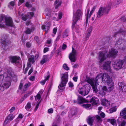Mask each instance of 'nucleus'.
<instances>
[{"instance_id": "26", "label": "nucleus", "mask_w": 126, "mask_h": 126, "mask_svg": "<svg viewBox=\"0 0 126 126\" xmlns=\"http://www.w3.org/2000/svg\"><path fill=\"white\" fill-rule=\"evenodd\" d=\"M107 122L110 123L113 126H117L116 120L114 119H108Z\"/></svg>"}, {"instance_id": "48", "label": "nucleus", "mask_w": 126, "mask_h": 126, "mask_svg": "<svg viewBox=\"0 0 126 126\" xmlns=\"http://www.w3.org/2000/svg\"><path fill=\"white\" fill-rule=\"evenodd\" d=\"M48 57L49 55H45L43 56L42 59L47 61L48 60Z\"/></svg>"}, {"instance_id": "49", "label": "nucleus", "mask_w": 126, "mask_h": 126, "mask_svg": "<svg viewBox=\"0 0 126 126\" xmlns=\"http://www.w3.org/2000/svg\"><path fill=\"white\" fill-rule=\"evenodd\" d=\"M69 86V87L72 88L73 87L74 85L73 84V83L71 81H69L68 83Z\"/></svg>"}, {"instance_id": "38", "label": "nucleus", "mask_w": 126, "mask_h": 126, "mask_svg": "<svg viewBox=\"0 0 126 126\" xmlns=\"http://www.w3.org/2000/svg\"><path fill=\"white\" fill-rule=\"evenodd\" d=\"M78 20V19H76L73 18V23L72 26V28L73 29L74 28L75 25Z\"/></svg>"}, {"instance_id": "52", "label": "nucleus", "mask_w": 126, "mask_h": 126, "mask_svg": "<svg viewBox=\"0 0 126 126\" xmlns=\"http://www.w3.org/2000/svg\"><path fill=\"white\" fill-rule=\"evenodd\" d=\"M27 14H28L29 15V17L31 18V17L33 16L34 14L33 12H30L28 13Z\"/></svg>"}, {"instance_id": "11", "label": "nucleus", "mask_w": 126, "mask_h": 126, "mask_svg": "<svg viewBox=\"0 0 126 126\" xmlns=\"http://www.w3.org/2000/svg\"><path fill=\"white\" fill-rule=\"evenodd\" d=\"M11 62L15 65H17L19 63L20 57L17 56H12L10 57Z\"/></svg>"}, {"instance_id": "39", "label": "nucleus", "mask_w": 126, "mask_h": 126, "mask_svg": "<svg viewBox=\"0 0 126 126\" xmlns=\"http://www.w3.org/2000/svg\"><path fill=\"white\" fill-rule=\"evenodd\" d=\"M82 106L84 108L88 109L91 106V104H83L82 105Z\"/></svg>"}, {"instance_id": "45", "label": "nucleus", "mask_w": 126, "mask_h": 126, "mask_svg": "<svg viewBox=\"0 0 126 126\" xmlns=\"http://www.w3.org/2000/svg\"><path fill=\"white\" fill-rule=\"evenodd\" d=\"M116 110V109L115 108H112L109 110L110 113H112V112L115 111Z\"/></svg>"}, {"instance_id": "35", "label": "nucleus", "mask_w": 126, "mask_h": 126, "mask_svg": "<svg viewBox=\"0 0 126 126\" xmlns=\"http://www.w3.org/2000/svg\"><path fill=\"white\" fill-rule=\"evenodd\" d=\"M61 3L59 1L56 0L54 2V4L55 5V8L57 9L61 5Z\"/></svg>"}, {"instance_id": "42", "label": "nucleus", "mask_w": 126, "mask_h": 126, "mask_svg": "<svg viewBox=\"0 0 126 126\" xmlns=\"http://www.w3.org/2000/svg\"><path fill=\"white\" fill-rule=\"evenodd\" d=\"M69 31L66 30L64 32L63 36L64 37H66L68 36V33L69 32Z\"/></svg>"}, {"instance_id": "19", "label": "nucleus", "mask_w": 126, "mask_h": 126, "mask_svg": "<svg viewBox=\"0 0 126 126\" xmlns=\"http://www.w3.org/2000/svg\"><path fill=\"white\" fill-rule=\"evenodd\" d=\"M104 13L103 10V7H101L99 9L97 13V18H99L101 17Z\"/></svg>"}, {"instance_id": "62", "label": "nucleus", "mask_w": 126, "mask_h": 126, "mask_svg": "<svg viewBox=\"0 0 126 126\" xmlns=\"http://www.w3.org/2000/svg\"><path fill=\"white\" fill-rule=\"evenodd\" d=\"M15 109V108L14 107H13L11 108L9 110V111L10 113L12 112Z\"/></svg>"}, {"instance_id": "20", "label": "nucleus", "mask_w": 126, "mask_h": 126, "mask_svg": "<svg viewBox=\"0 0 126 126\" xmlns=\"http://www.w3.org/2000/svg\"><path fill=\"white\" fill-rule=\"evenodd\" d=\"M14 117L12 114L9 115L6 117L4 121V124H7L8 122V120L11 121L14 118Z\"/></svg>"}, {"instance_id": "51", "label": "nucleus", "mask_w": 126, "mask_h": 126, "mask_svg": "<svg viewBox=\"0 0 126 126\" xmlns=\"http://www.w3.org/2000/svg\"><path fill=\"white\" fill-rule=\"evenodd\" d=\"M47 111L48 113H52L53 112V109L52 108L49 109Z\"/></svg>"}, {"instance_id": "17", "label": "nucleus", "mask_w": 126, "mask_h": 126, "mask_svg": "<svg viewBox=\"0 0 126 126\" xmlns=\"http://www.w3.org/2000/svg\"><path fill=\"white\" fill-rule=\"evenodd\" d=\"M111 8V5L110 4H109L106 7L103 8V10L105 14H108L109 11H110Z\"/></svg>"}, {"instance_id": "36", "label": "nucleus", "mask_w": 126, "mask_h": 126, "mask_svg": "<svg viewBox=\"0 0 126 126\" xmlns=\"http://www.w3.org/2000/svg\"><path fill=\"white\" fill-rule=\"evenodd\" d=\"M31 107V103L28 102L25 107V109L27 111H30Z\"/></svg>"}, {"instance_id": "40", "label": "nucleus", "mask_w": 126, "mask_h": 126, "mask_svg": "<svg viewBox=\"0 0 126 126\" xmlns=\"http://www.w3.org/2000/svg\"><path fill=\"white\" fill-rule=\"evenodd\" d=\"M30 85L31 84L30 83H26L23 87V91H26V89L27 87H29L30 86Z\"/></svg>"}, {"instance_id": "4", "label": "nucleus", "mask_w": 126, "mask_h": 126, "mask_svg": "<svg viewBox=\"0 0 126 126\" xmlns=\"http://www.w3.org/2000/svg\"><path fill=\"white\" fill-rule=\"evenodd\" d=\"M8 37V34H4L2 36L1 39L2 48L5 50L10 49L12 47L11 44L7 42V39Z\"/></svg>"}, {"instance_id": "44", "label": "nucleus", "mask_w": 126, "mask_h": 126, "mask_svg": "<svg viewBox=\"0 0 126 126\" xmlns=\"http://www.w3.org/2000/svg\"><path fill=\"white\" fill-rule=\"evenodd\" d=\"M35 100H39L41 98V96L40 94H38L36 96H35Z\"/></svg>"}, {"instance_id": "1", "label": "nucleus", "mask_w": 126, "mask_h": 126, "mask_svg": "<svg viewBox=\"0 0 126 126\" xmlns=\"http://www.w3.org/2000/svg\"><path fill=\"white\" fill-rule=\"evenodd\" d=\"M98 79L102 80L103 83H107L109 91H111L113 89L114 83L112 81L111 78L107 74L101 73L98 74L96 77L95 82H97Z\"/></svg>"}, {"instance_id": "30", "label": "nucleus", "mask_w": 126, "mask_h": 126, "mask_svg": "<svg viewBox=\"0 0 126 126\" xmlns=\"http://www.w3.org/2000/svg\"><path fill=\"white\" fill-rule=\"evenodd\" d=\"M118 33L122 34L125 35L126 34V32L123 31L122 29H120L118 32H116L114 34V36L115 37Z\"/></svg>"}, {"instance_id": "58", "label": "nucleus", "mask_w": 126, "mask_h": 126, "mask_svg": "<svg viewBox=\"0 0 126 126\" xmlns=\"http://www.w3.org/2000/svg\"><path fill=\"white\" fill-rule=\"evenodd\" d=\"M29 69V68H28V67H27L24 70L23 72L25 74H26L27 73V71Z\"/></svg>"}, {"instance_id": "3", "label": "nucleus", "mask_w": 126, "mask_h": 126, "mask_svg": "<svg viewBox=\"0 0 126 126\" xmlns=\"http://www.w3.org/2000/svg\"><path fill=\"white\" fill-rule=\"evenodd\" d=\"M118 51L116 49H113L112 48L109 51V53L107 54V51H100L99 53L98 58L100 60L99 62L100 64L102 63L107 57H112L115 58Z\"/></svg>"}, {"instance_id": "28", "label": "nucleus", "mask_w": 126, "mask_h": 126, "mask_svg": "<svg viewBox=\"0 0 126 126\" xmlns=\"http://www.w3.org/2000/svg\"><path fill=\"white\" fill-rule=\"evenodd\" d=\"M118 85L119 86L120 89H121L123 91L126 92L125 91V89L126 88V86L122 82H121L118 83Z\"/></svg>"}, {"instance_id": "60", "label": "nucleus", "mask_w": 126, "mask_h": 126, "mask_svg": "<svg viewBox=\"0 0 126 126\" xmlns=\"http://www.w3.org/2000/svg\"><path fill=\"white\" fill-rule=\"evenodd\" d=\"M57 29L56 28L53 29V33L55 35L56 33Z\"/></svg>"}, {"instance_id": "2", "label": "nucleus", "mask_w": 126, "mask_h": 126, "mask_svg": "<svg viewBox=\"0 0 126 126\" xmlns=\"http://www.w3.org/2000/svg\"><path fill=\"white\" fill-rule=\"evenodd\" d=\"M86 81L90 84L92 87L94 92L95 93H99V94L102 95H105L106 92H110L108 90L106 86H103L102 88V89L100 90L99 92L97 89V85L98 84L97 82H95V80L93 79H90L89 78H87L86 79Z\"/></svg>"}, {"instance_id": "18", "label": "nucleus", "mask_w": 126, "mask_h": 126, "mask_svg": "<svg viewBox=\"0 0 126 126\" xmlns=\"http://www.w3.org/2000/svg\"><path fill=\"white\" fill-rule=\"evenodd\" d=\"M104 13L103 10V7H101L99 9L97 13V18H99L101 17Z\"/></svg>"}, {"instance_id": "46", "label": "nucleus", "mask_w": 126, "mask_h": 126, "mask_svg": "<svg viewBox=\"0 0 126 126\" xmlns=\"http://www.w3.org/2000/svg\"><path fill=\"white\" fill-rule=\"evenodd\" d=\"M63 67L64 69L66 70H68L69 69V68L66 64H64L63 65Z\"/></svg>"}, {"instance_id": "7", "label": "nucleus", "mask_w": 126, "mask_h": 126, "mask_svg": "<svg viewBox=\"0 0 126 126\" xmlns=\"http://www.w3.org/2000/svg\"><path fill=\"white\" fill-rule=\"evenodd\" d=\"M90 88L89 85L86 84L81 88H79L78 91L79 94L82 96H84L88 94Z\"/></svg>"}, {"instance_id": "14", "label": "nucleus", "mask_w": 126, "mask_h": 126, "mask_svg": "<svg viewBox=\"0 0 126 126\" xmlns=\"http://www.w3.org/2000/svg\"><path fill=\"white\" fill-rule=\"evenodd\" d=\"M111 61H108L106 62L103 65V69L107 70H109L110 69V65Z\"/></svg>"}, {"instance_id": "55", "label": "nucleus", "mask_w": 126, "mask_h": 126, "mask_svg": "<svg viewBox=\"0 0 126 126\" xmlns=\"http://www.w3.org/2000/svg\"><path fill=\"white\" fill-rule=\"evenodd\" d=\"M63 15L62 13L61 12H60L59 13L58 15V18L59 19H61Z\"/></svg>"}, {"instance_id": "15", "label": "nucleus", "mask_w": 126, "mask_h": 126, "mask_svg": "<svg viewBox=\"0 0 126 126\" xmlns=\"http://www.w3.org/2000/svg\"><path fill=\"white\" fill-rule=\"evenodd\" d=\"M95 119V117L94 116L92 117L90 115L89 116L87 120V123L90 126H92L93 125V123Z\"/></svg>"}, {"instance_id": "59", "label": "nucleus", "mask_w": 126, "mask_h": 126, "mask_svg": "<svg viewBox=\"0 0 126 126\" xmlns=\"http://www.w3.org/2000/svg\"><path fill=\"white\" fill-rule=\"evenodd\" d=\"M46 62V61L42 59L40 62V63L41 64H43L44 63H45Z\"/></svg>"}, {"instance_id": "21", "label": "nucleus", "mask_w": 126, "mask_h": 126, "mask_svg": "<svg viewBox=\"0 0 126 126\" xmlns=\"http://www.w3.org/2000/svg\"><path fill=\"white\" fill-rule=\"evenodd\" d=\"M50 26V23L49 22L45 25H43L42 26V28L43 30H45L46 32H47L49 29Z\"/></svg>"}, {"instance_id": "54", "label": "nucleus", "mask_w": 126, "mask_h": 126, "mask_svg": "<svg viewBox=\"0 0 126 126\" xmlns=\"http://www.w3.org/2000/svg\"><path fill=\"white\" fill-rule=\"evenodd\" d=\"M120 20L123 22H126V17H122Z\"/></svg>"}, {"instance_id": "63", "label": "nucleus", "mask_w": 126, "mask_h": 126, "mask_svg": "<svg viewBox=\"0 0 126 126\" xmlns=\"http://www.w3.org/2000/svg\"><path fill=\"white\" fill-rule=\"evenodd\" d=\"M39 56V53H37L35 55V57H34V58H35V59L36 60V59H37L38 58Z\"/></svg>"}, {"instance_id": "22", "label": "nucleus", "mask_w": 126, "mask_h": 126, "mask_svg": "<svg viewBox=\"0 0 126 126\" xmlns=\"http://www.w3.org/2000/svg\"><path fill=\"white\" fill-rule=\"evenodd\" d=\"M78 103V104H81L84 102H87V100H85L84 98L82 96H78L77 99Z\"/></svg>"}, {"instance_id": "33", "label": "nucleus", "mask_w": 126, "mask_h": 126, "mask_svg": "<svg viewBox=\"0 0 126 126\" xmlns=\"http://www.w3.org/2000/svg\"><path fill=\"white\" fill-rule=\"evenodd\" d=\"M97 101L98 99L97 98H95L94 97H92L90 100V102H92L93 104H97Z\"/></svg>"}, {"instance_id": "56", "label": "nucleus", "mask_w": 126, "mask_h": 126, "mask_svg": "<svg viewBox=\"0 0 126 126\" xmlns=\"http://www.w3.org/2000/svg\"><path fill=\"white\" fill-rule=\"evenodd\" d=\"M26 45L27 47L28 48L30 47L31 45V43L29 42H27Z\"/></svg>"}, {"instance_id": "53", "label": "nucleus", "mask_w": 126, "mask_h": 126, "mask_svg": "<svg viewBox=\"0 0 126 126\" xmlns=\"http://www.w3.org/2000/svg\"><path fill=\"white\" fill-rule=\"evenodd\" d=\"M25 6L27 7H32V5L29 4L28 2H27L26 3Z\"/></svg>"}, {"instance_id": "32", "label": "nucleus", "mask_w": 126, "mask_h": 126, "mask_svg": "<svg viewBox=\"0 0 126 126\" xmlns=\"http://www.w3.org/2000/svg\"><path fill=\"white\" fill-rule=\"evenodd\" d=\"M95 119L96 118L97 122L98 123H100L102 122V120L101 119V118L100 116L96 115L95 116Z\"/></svg>"}, {"instance_id": "16", "label": "nucleus", "mask_w": 126, "mask_h": 126, "mask_svg": "<svg viewBox=\"0 0 126 126\" xmlns=\"http://www.w3.org/2000/svg\"><path fill=\"white\" fill-rule=\"evenodd\" d=\"M82 15L81 11L79 9L77 10L76 12V14H74L73 18L76 19H78V20L79 19L80 16Z\"/></svg>"}, {"instance_id": "25", "label": "nucleus", "mask_w": 126, "mask_h": 126, "mask_svg": "<svg viewBox=\"0 0 126 126\" xmlns=\"http://www.w3.org/2000/svg\"><path fill=\"white\" fill-rule=\"evenodd\" d=\"M102 104L105 107L109 108L110 106V103L108 101L105 99H103L102 100Z\"/></svg>"}, {"instance_id": "37", "label": "nucleus", "mask_w": 126, "mask_h": 126, "mask_svg": "<svg viewBox=\"0 0 126 126\" xmlns=\"http://www.w3.org/2000/svg\"><path fill=\"white\" fill-rule=\"evenodd\" d=\"M22 19L24 21H26L28 19H30L31 18V17H29V15L28 14L22 17Z\"/></svg>"}, {"instance_id": "23", "label": "nucleus", "mask_w": 126, "mask_h": 126, "mask_svg": "<svg viewBox=\"0 0 126 126\" xmlns=\"http://www.w3.org/2000/svg\"><path fill=\"white\" fill-rule=\"evenodd\" d=\"M25 31V33L27 34H30L34 30V28L33 25H31V27L30 28L29 27L26 28Z\"/></svg>"}, {"instance_id": "57", "label": "nucleus", "mask_w": 126, "mask_h": 126, "mask_svg": "<svg viewBox=\"0 0 126 126\" xmlns=\"http://www.w3.org/2000/svg\"><path fill=\"white\" fill-rule=\"evenodd\" d=\"M49 48L48 47H45L44 49V52L45 53L48 51Z\"/></svg>"}, {"instance_id": "13", "label": "nucleus", "mask_w": 126, "mask_h": 126, "mask_svg": "<svg viewBox=\"0 0 126 126\" xmlns=\"http://www.w3.org/2000/svg\"><path fill=\"white\" fill-rule=\"evenodd\" d=\"M118 126H125L126 125V121L123 120L121 117H119L117 120Z\"/></svg>"}, {"instance_id": "8", "label": "nucleus", "mask_w": 126, "mask_h": 126, "mask_svg": "<svg viewBox=\"0 0 126 126\" xmlns=\"http://www.w3.org/2000/svg\"><path fill=\"white\" fill-rule=\"evenodd\" d=\"M115 45L119 48L124 49L126 48V41L119 39L116 42Z\"/></svg>"}, {"instance_id": "43", "label": "nucleus", "mask_w": 126, "mask_h": 126, "mask_svg": "<svg viewBox=\"0 0 126 126\" xmlns=\"http://www.w3.org/2000/svg\"><path fill=\"white\" fill-rule=\"evenodd\" d=\"M51 41H52L51 39H49L47 40V44H48L49 45H47V44H46L45 46H48V47H50L51 46Z\"/></svg>"}, {"instance_id": "9", "label": "nucleus", "mask_w": 126, "mask_h": 126, "mask_svg": "<svg viewBox=\"0 0 126 126\" xmlns=\"http://www.w3.org/2000/svg\"><path fill=\"white\" fill-rule=\"evenodd\" d=\"M124 64V63L123 60H120L115 61L113 64L112 66L115 69L118 70L121 69Z\"/></svg>"}, {"instance_id": "10", "label": "nucleus", "mask_w": 126, "mask_h": 126, "mask_svg": "<svg viewBox=\"0 0 126 126\" xmlns=\"http://www.w3.org/2000/svg\"><path fill=\"white\" fill-rule=\"evenodd\" d=\"M76 50L72 47V51L69 56V58L72 62H75L76 61Z\"/></svg>"}, {"instance_id": "12", "label": "nucleus", "mask_w": 126, "mask_h": 126, "mask_svg": "<svg viewBox=\"0 0 126 126\" xmlns=\"http://www.w3.org/2000/svg\"><path fill=\"white\" fill-rule=\"evenodd\" d=\"M11 84L9 82H5L3 81V83L2 86L1 84L0 86V89L1 91H3L8 88Z\"/></svg>"}, {"instance_id": "47", "label": "nucleus", "mask_w": 126, "mask_h": 126, "mask_svg": "<svg viewBox=\"0 0 126 126\" xmlns=\"http://www.w3.org/2000/svg\"><path fill=\"white\" fill-rule=\"evenodd\" d=\"M15 5V2L14 1H11L10 2L8 5V6L9 7H10V5L12 6H14Z\"/></svg>"}, {"instance_id": "24", "label": "nucleus", "mask_w": 126, "mask_h": 126, "mask_svg": "<svg viewBox=\"0 0 126 126\" xmlns=\"http://www.w3.org/2000/svg\"><path fill=\"white\" fill-rule=\"evenodd\" d=\"M92 29L93 27L91 26H90L89 28L88 29L86 32V40H87L88 39L89 37L90 36Z\"/></svg>"}, {"instance_id": "6", "label": "nucleus", "mask_w": 126, "mask_h": 126, "mask_svg": "<svg viewBox=\"0 0 126 126\" xmlns=\"http://www.w3.org/2000/svg\"><path fill=\"white\" fill-rule=\"evenodd\" d=\"M61 82L58 87L60 90H63L65 88L66 84L67 82L68 79V74L66 73L63 75L61 77Z\"/></svg>"}, {"instance_id": "41", "label": "nucleus", "mask_w": 126, "mask_h": 126, "mask_svg": "<svg viewBox=\"0 0 126 126\" xmlns=\"http://www.w3.org/2000/svg\"><path fill=\"white\" fill-rule=\"evenodd\" d=\"M98 113L101 117V118H103L105 116V114L103 112H98Z\"/></svg>"}, {"instance_id": "31", "label": "nucleus", "mask_w": 126, "mask_h": 126, "mask_svg": "<svg viewBox=\"0 0 126 126\" xmlns=\"http://www.w3.org/2000/svg\"><path fill=\"white\" fill-rule=\"evenodd\" d=\"M126 114V107L120 111V116H123Z\"/></svg>"}, {"instance_id": "61", "label": "nucleus", "mask_w": 126, "mask_h": 126, "mask_svg": "<svg viewBox=\"0 0 126 126\" xmlns=\"http://www.w3.org/2000/svg\"><path fill=\"white\" fill-rule=\"evenodd\" d=\"M46 16H48V17L47 18H49L50 16V12H48V13L46 14V15H45Z\"/></svg>"}, {"instance_id": "29", "label": "nucleus", "mask_w": 126, "mask_h": 126, "mask_svg": "<svg viewBox=\"0 0 126 126\" xmlns=\"http://www.w3.org/2000/svg\"><path fill=\"white\" fill-rule=\"evenodd\" d=\"M4 78H3V79L1 81H0V82H2V83L0 84V86H1V84H2L3 81H4L5 82H9L10 83V84H11V79L10 77L7 76L5 77V79H4Z\"/></svg>"}, {"instance_id": "27", "label": "nucleus", "mask_w": 126, "mask_h": 126, "mask_svg": "<svg viewBox=\"0 0 126 126\" xmlns=\"http://www.w3.org/2000/svg\"><path fill=\"white\" fill-rule=\"evenodd\" d=\"M35 59L34 56L33 55H30L28 58L29 62L32 63L33 64L35 62Z\"/></svg>"}, {"instance_id": "5", "label": "nucleus", "mask_w": 126, "mask_h": 126, "mask_svg": "<svg viewBox=\"0 0 126 126\" xmlns=\"http://www.w3.org/2000/svg\"><path fill=\"white\" fill-rule=\"evenodd\" d=\"M5 25L12 28V29H9L12 33H13L14 32L16 27L14 24L12 18L10 16H6L5 17Z\"/></svg>"}, {"instance_id": "34", "label": "nucleus", "mask_w": 126, "mask_h": 126, "mask_svg": "<svg viewBox=\"0 0 126 126\" xmlns=\"http://www.w3.org/2000/svg\"><path fill=\"white\" fill-rule=\"evenodd\" d=\"M49 75L47 76V77L45 78V79L41 81L40 82V83L42 85H44L45 84L46 81L49 79Z\"/></svg>"}, {"instance_id": "50", "label": "nucleus", "mask_w": 126, "mask_h": 126, "mask_svg": "<svg viewBox=\"0 0 126 126\" xmlns=\"http://www.w3.org/2000/svg\"><path fill=\"white\" fill-rule=\"evenodd\" d=\"M25 1L24 0H19L18 4V6L21 5L22 3H23Z\"/></svg>"}, {"instance_id": "64", "label": "nucleus", "mask_w": 126, "mask_h": 126, "mask_svg": "<svg viewBox=\"0 0 126 126\" xmlns=\"http://www.w3.org/2000/svg\"><path fill=\"white\" fill-rule=\"evenodd\" d=\"M67 47V46L66 45L64 44H63L62 45V49H65Z\"/></svg>"}]
</instances>
